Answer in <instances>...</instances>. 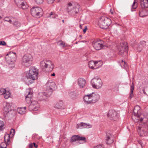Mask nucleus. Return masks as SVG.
I'll return each mask as SVG.
<instances>
[{
	"label": "nucleus",
	"instance_id": "obj_1",
	"mask_svg": "<svg viewBox=\"0 0 148 148\" xmlns=\"http://www.w3.org/2000/svg\"><path fill=\"white\" fill-rule=\"evenodd\" d=\"M56 85L54 82L48 81L46 84V91L44 93H41L38 95V98L40 101L45 100L46 97H49L53 91L55 90Z\"/></svg>",
	"mask_w": 148,
	"mask_h": 148
},
{
	"label": "nucleus",
	"instance_id": "obj_2",
	"mask_svg": "<svg viewBox=\"0 0 148 148\" xmlns=\"http://www.w3.org/2000/svg\"><path fill=\"white\" fill-rule=\"evenodd\" d=\"M38 73V69L34 67H32L29 69L28 75L26 76L25 80L27 84L32 83L34 80L37 79Z\"/></svg>",
	"mask_w": 148,
	"mask_h": 148
},
{
	"label": "nucleus",
	"instance_id": "obj_3",
	"mask_svg": "<svg viewBox=\"0 0 148 148\" xmlns=\"http://www.w3.org/2000/svg\"><path fill=\"white\" fill-rule=\"evenodd\" d=\"M80 7V5L78 4L73 6L71 2H69L67 4V11L69 15L75 16L79 12Z\"/></svg>",
	"mask_w": 148,
	"mask_h": 148
},
{
	"label": "nucleus",
	"instance_id": "obj_4",
	"mask_svg": "<svg viewBox=\"0 0 148 148\" xmlns=\"http://www.w3.org/2000/svg\"><path fill=\"white\" fill-rule=\"evenodd\" d=\"M3 115L8 119L12 117L15 114V111L14 110H12V105L8 103L6 104L4 107Z\"/></svg>",
	"mask_w": 148,
	"mask_h": 148
},
{
	"label": "nucleus",
	"instance_id": "obj_5",
	"mask_svg": "<svg viewBox=\"0 0 148 148\" xmlns=\"http://www.w3.org/2000/svg\"><path fill=\"white\" fill-rule=\"evenodd\" d=\"M111 23V19L107 17H101L99 20L98 24L100 27L103 29L108 28Z\"/></svg>",
	"mask_w": 148,
	"mask_h": 148
},
{
	"label": "nucleus",
	"instance_id": "obj_6",
	"mask_svg": "<svg viewBox=\"0 0 148 148\" xmlns=\"http://www.w3.org/2000/svg\"><path fill=\"white\" fill-rule=\"evenodd\" d=\"M32 60L33 58L30 54H26L23 57L21 64L23 66H29L32 64Z\"/></svg>",
	"mask_w": 148,
	"mask_h": 148
},
{
	"label": "nucleus",
	"instance_id": "obj_7",
	"mask_svg": "<svg viewBox=\"0 0 148 148\" xmlns=\"http://www.w3.org/2000/svg\"><path fill=\"white\" fill-rule=\"evenodd\" d=\"M31 14L33 17L39 18L42 15V10L40 8L33 7L31 9Z\"/></svg>",
	"mask_w": 148,
	"mask_h": 148
},
{
	"label": "nucleus",
	"instance_id": "obj_8",
	"mask_svg": "<svg viewBox=\"0 0 148 148\" xmlns=\"http://www.w3.org/2000/svg\"><path fill=\"white\" fill-rule=\"evenodd\" d=\"M91 84L92 87L96 89L101 88L102 85L101 79L98 77L92 78L91 81Z\"/></svg>",
	"mask_w": 148,
	"mask_h": 148
},
{
	"label": "nucleus",
	"instance_id": "obj_9",
	"mask_svg": "<svg viewBox=\"0 0 148 148\" xmlns=\"http://www.w3.org/2000/svg\"><path fill=\"white\" fill-rule=\"evenodd\" d=\"M40 66L42 68H47L49 67L50 71H52L54 68L53 63L49 60H43L40 62Z\"/></svg>",
	"mask_w": 148,
	"mask_h": 148
},
{
	"label": "nucleus",
	"instance_id": "obj_10",
	"mask_svg": "<svg viewBox=\"0 0 148 148\" xmlns=\"http://www.w3.org/2000/svg\"><path fill=\"white\" fill-rule=\"evenodd\" d=\"M137 129L138 134L141 136H148V127L146 124H145L144 126L142 127L140 125Z\"/></svg>",
	"mask_w": 148,
	"mask_h": 148
},
{
	"label": "nucleus",
	"instance_id": "obj_11",
	"mask_svg": "<svg viewBox=\"0 0 148 148\" xmlns=\"http://www.w3.org/2000/svg\"><path fill=\"white\" fill-rule=\"evenodd\" d=\"M128 49V46H127L126 43L123 42L121 43L120 46L118 48L119 51V54L120 55L123 56L124 53L126 54Z\"/></svg>",
	"mask_w": 148,
	"mask_h": 148
},
{
	"label": "nucleus",
	"instance_id": "obj_12",
	"mask_svg": "<svg viewBox=\"0 0 148 148\" xmlns=\"http://www.w3.org/2000/svg\"><path fill=\"white\" fill-rule=\"evenodd\" d=\"M107 116L110 120L114 121L117 120L119 117V115L117 112L113 110L109 111Z\"/></svg>",
	"mask_w": 148,
	"mask_h": 148
},
{
	"label": "nucleus",
	"instance_id": "obj_13",
	"mask_svg": "<svg viewBox=\"0 0 148 148\" xmlns=\"http://www.w3.org/2000/svg\"><path fill=\"white\" fill-rule=\"evenodd\" d=\"M10 135L6 133L4 136V143H2L0 146V148H7V145L9 144L10 143Z\"/></svg>",
	"mask_w": 148,
	"mask_h": 148
},
{
	"label": "nucleus",
	"instance_id": "obj_14",
	"mask_svg": "<svg viewBox=\"0 0 148 148\" xmlns=\"http://www.w3.org/2000/svg\"><path fill=\"white\" fill-rule=\"evenodd\" d=\"M15 2L17 5L23 9H26L27 5L25 0H15Z\"/></svg>",
	"mask_w": 148,
	"mask_h": 148
},
{
	"label": "nucleus",
	"instance_id": "obj_15",
	"mask_svg": "<svg viewBox=\"0 0 148 148\" xmlns=\"http://www.w3.org/2000/svg\"><path fill=\"white\" fill-rule=\"evenodd\" d=\"M11 54H8L6 55L5 59L7 63L10 64H13L16 60L15 56H12Z\"/></svg>",
	"mask_w": 148,
	"mask_h": 148
},
{
	"label": "nucleus",
	"instance_id": "obj_16",
	"mask_svg": "<svg viewBox=\"0 0 148 148\" xmlns=\"http://www.w3.org/2000/svg\"><path fill=\"white\" fill-rule=\"evenodd\" d=\"M101 40H94L92 42L93 46L94 48L97 50H99L101 49L103 45L101 43Z\"/></svg>",
	"mask_w": 148,
	"mask_h": 148
},
{
	"label": "nucleus",
	"instance_id": "obj_17",
	"mask_svg": "<svg viewBox=\"0 0 148 148\" xmlns=\"http://www.w3.org/2000/svg\"><path fill=\"white\" fill-rule=\"evenodd\" d=\"M77 141H82L84 143L86 142V138L85 137H80L78 135H73L71 138V142H73Z\"/></svg>",
	"mask_w": 148,
	"mask_h": 148
},
{
	"label": "nucleus",
	"instance_id": "obj_18",
	"mask_svg": "<svg viewBox=\"0 0 148 148\" xmlns=\"http://www.w3.org/2000/svg\"><path fill=\"white\" fill-rule=\"evenodd\" d=\"M91 97V104H92L97 102L99 99L100 95L98 94L92 92L90 94Z\"/></svg>",
	"mask_w": 148,
	"mask_h": 148
},
{
	"label": "nucleus",
	"instance_id": "obj_19",
	"mask_svg": "<svg viewBox=\"0 0 148 148\" xmlns=\"http://www.w3.org/2000/svg\"><path fill=\"white\" fill-rule=\"evenodd\" d=\"M39 108V105L37 101L31 102L29 106V109L31 110L37 111Z\"/></svg>",
	"mask_w": 148,
	"mask_h": 148
},
{
	"label": "nucleus",
	"instance_id": "obj_20",
	"mask_svg": "<svg viewBox=\"0 0 148 148\" xmlns=\"http://www.w3.org/2000/svg\"><path fill=\"white\" fill-rule=\"evenodd\" d=\"M92 125L88 123H85L83 122H81L77 124L76 127L78 128H91Z\"/></svg>",
	"mask_w": 148,
	"mask_h": 148
},
{
	"label": "nucleus",
	"instance_id": "obj_21",
	"mask_svg": "<svg viewBox=\"0 0 148 148\" xmlns=\"http://www.w3.org/2000/svg\"><path fill=\"white\" fill-rule=\"evenodd\" d=\"M140 109L139 106H136L134 107L133 111V114L135 116H136L138 119L139 117L140 114Z\"/></svg>",
	"mask_w": 148,
	"mask_h": 148
},
{
	"label": "nucleus",
	"instance_id": "obj_22",
	"mask_svg": "<svg viewBox=\"0 0 148 148\" xmlns=\"http://www.w3.org/2000/svg\"><path fill=\"white\" fill-rule=\"evenodd\" d=\"M99 61H95L91 60L88 63L89 67L92 69H96L98 67H96L97 64Z\"/></svg>",
	"mask_w": 148,
	"mask_h": 148
},
{
	"label": "nucleus",
	"instance_id": "obj_23",
	"mask_svg": "<svg viewBox=\"0 0 148 148\" xmlns=\"http://www.w3.org/2000/svg\"><path fill=\"white\" fill-rule=\"evenodd\" d=\"M54 108L57 109H63L65 108V107L63 104V101L60 100L55 105Z\"/></svg>",
	"mask_w": 148,
	"mask_h": 148
},
{
	"label": "nucleus",
	"instance_id": "obj_24",
	"mask_svg": "<svg viewBox=\"0 0 148 148\" xmlns=\"http://www.w3.org/2000/svg\"><path fill=\"white\" fill-rule=\"evenodd\" d=\"M83 100L85 104H91L90 94L85 95L84 97Z\"/></svg>",
	"mask_w": 148,
	"mask_h": 148
},
{
	"label": "nucleus",
	"instance_id": "obj_25",
	"mask_svg": "<svg viewBox=\"0 0 148 148\" xmlns=\"http://www.w3.org/2000/svg\"><path fill=\"white\" fill-rule=\"evenodd\" d=\"M86 81L85 80L82 78H79L78 80V84L80 88H84L85 85Z\"/></svg>",
	"mask_w": 148,
	"mask_h": 148
},
{
	"label": "nucleus",
	"instance_id": "obj_26",
	"mask_svg": "<svg viewBox=\"0 0 148 148\" xmlns=\"http://www.w3.org/2000/svg\"><path fill=\"white\" fill-rule=\"evenodd\" d=\"M13 26L16 29L20 27L21 26V24L18 20L15 17H14V21H12L11 23Z\"/></svg>",
	"mask_w": 148,
	"mask_h": 148
},
{
	"label": "nucleus",
	"instance_id": "obj_27",
	"mask_svg": "<svg viewBox=\"0 0 148 148\" xmlns=\"http://www.w3.org/2000/svg\"><path fill=\"white\" fill-rule=\"evenodd\" d=\"M140 6L142 8H148V0H140Z\"/></svg>",
	"mask_w": 148,
	"mask_h": 148
},
{
	"label": "nucleus",
	"instance_id": "obj_28",
	"mask_svg": "<svg viewBox=\"0 0 148 148\" xmlns=\"http://www.w3.org/2000/svg\"><path fill=\"white\" fill-rule=\"evenodd\" d=\"M107 137L106 139V143L108 144H110L113 142V140L111 138V134L109 133H106Z\"/></svg>",
	"mask_w": 148,
	"mask_h": 148
},
{
	"label": "nucleus",
	"instance_id": "obj_29",
	"mask_svg": "<svg viewBox=\"0 0 148 148\" xmlns=\"http://www.w3.org/2000/svg\"><path fill=\"white\" fill-rule=\"evenodd\" d=\"M26 111V107L18 108L17 109V112L21 114H23L25 113Z\"/></svg>",
	"mask_w": 148,
	"mask_h": 148
},
{
	"label": "nucleus",
	"instance_id": "obj_30",
	"mask_svg": "<svg viewBox=\"0 0 148 148\" xmlns=\"http://www.w3.org/2000/svg\"><path fill=\"white\" fill-rule=\"evenodd\" d=\"M139 16L141 17H144L148 15V11L146 10H143L139 12Z\"/></svg>",
	"mask_w": 148,
	"mask_h": 148
},
{
	"label": "nucleus",
	"instance_id": "obj_31",
	"mask_svg": "<svg viewBox=\"0 0 148 148\" xmlns=\"http://www.w3.org/2000/svg\"><path fill=\"white\" fill-rule=\"evenodd\" d=\"M69 95L71 97L75 99L77 95V93L75 91H71L69 92Z\"/></svg>",
	"mask_w": 148,
	"mask_h": 148
},
{
	"label": "nucleus",
	"instance_id": "obj_32",
	"mask_svg": "<svg viewBox=\"0 0 148 148\" xmlns=\"http://www.w3.org/2000/svg\"><path fill=\"white\" fill-rule=\"evenodd\" d=\"M14 17H13L11 18L6 17L4 18V20L5 21L8 22L11 24L12 22V21H14Z\"/></svg>",
	"mask_w": 148,
	"mask_h": 148
},
{
	"label": "nucleus",
	"instance_id": "obj_33",
	"mask_svg": "<svg viewBox=\"0 0 148 148\" xmlns=\"http://www.w3.org/2000/svg\"><path fill=\"white\" fill-rule=\"evenodd\" d=\"M28 93V94L25 96L26 100L30 101H31V99L32 97V94L30 93V92H27Z\"/></svg>",
	"mask_w": 148,
	"mask_h": 148
},
{
	"label": "nucleus",
	"instance_id": "obj_34",
	"mask_svg": "<svg viewBox=\"0 0 148 148\" xmlns=\"http://www.w3.org/2000/svg\"><path fill=\"white\" fill-rule=\"evenodd\" d=\"M136 0H134V1L133 3L132 4V6L131 10V11L132 12L134 11V10H133L132 9H135L137 8V5L136 4H135L136 3Z\"/></svg>",
	"mask_w": 148,
	"mask_h": 148
},
{
	"label": "nucleus",
	"instance_id": "obj_35",
	"mask_svg": "<svg viewBox=\"0 0 148 148\" xmlns=\"http://www.w3.org/2000/svg\"><path fill=\"white\" fill-rule=\"evenodd\" d=\"M10 93L9 92L6 91V92L3 94L4 98L6 99L8 98L10 96Z\"/></svg>",
	"mask_w": 148,
	"mask_h": 148
},
{
	"label": "nucleus",
	"instance_id": "obj_36",
	"mask_svg": "<svg viewBox=\"0 0 148 148\" xmlns=\"http://www.w3.org/2000/svg\"><path fill=\"white\" fill-rule=\"evenodd\" d=\"M4 126V122L3 121L0 120V131L3 130Z\"/></svg>",
	"mask_w": 148,
	"mask_h": 148
},
{
	"label": "nucleus",
	"instance_id": "obj_37",
	"mask_svg": "<svg viewBox=\"0 0 148 148\" xmlns=\"http://www.w3.org/2000/svg\"><path fill=\"white\" fill-rule=\"evenodd\" d=\"M6 90L5 89L1 88L0 89V95H2L6 92Z\"/></svg>",
	"mask_w": 148,
	"mask_h": 148
},
{
	"label": "nucleus",
	"instance_id": "obj_38",
	"mask_svg": "<svg viewBox=\"0 0 148 148\" xmlns=\"http://www.w3.org/2000/svg\"><path fill=\"white\" fill-rule=\"evenodd\" d=\"M35 2L38 4H41L43 3L44 0H35Z\"/></svg>",
	"mask_w": 148,
	"mask_h": 148
},
{
	"label": "nucleus",
	"instance_id": "obj_39",
	"mask_svg": "<svg viewBox=\"0 0 148 148\" xmlns=\"http://www.w3.org/2000/svg\"><path fill=\"white\" fill-rule=\"evenodd\" d=\"M121 66L123 68L125 67L126 66V64L125 62V61H123V60H121Z\"/></svg>",
	"mask_w": 148,
	"mask_h": 148
},
{
	"label": "nucleus",
	"instance_id": "obj_40",
	"mask_svg": "<svg viewBox=\"0 0 148 148\" xmlns=\"http://www.w3.org/2000/svg\"><path fill=\"white\" fill-rule=\"evenodd\" d=\"M140 45L143 47H144L146 45V42L144 41H141L140 43Z\"/></svg>",
	"mask_w": 148,
	"mask_h": 148
},
{
	"label": "nucleus",
	"instance_id": "obj_41",
	"mask_svg": "<svg viewBox=\"0 0 148 148\" xmlns=\"http://www.w3.org/2000/svg\"><path fill=\"white\" fill-rule=\"evenodd\" d=\"M15 133V130L13 129H11V130L10 131V134H8L10 135V134H12V135L13 136L14 135Z\"/></svg>",
	"mask_w": 148,
	"mask_h": 148
},
{
	"label": "nucleus",
	"instance_id": "obj_42",
	"mask_svg": "<svg viewBox=\"0 0 148 148\" xmlns=\"http://www.w3.org/2000/svg\"><path fill=\"white\" fill-rule=\"evenodd\" d=\"M6 45V43L4 41H0V45L5 46Z\"/></svg>",
	"mask_w": 148,
	"mask_h": 148
},
{
	"label": "nucleus",
	"instance_id": "obj_43",
	"mask_svg": "<svg viewBox=\"0 0 148 148\" xmlns=\"http://www.w3.org/2000/svg\"><path fill=\"white\" fill-rule=\"evenodd\" d=\"M143 47L140 45L137 47V50L138 51H140L142 49Z\"/></svg>",
	"mask_w": 148,
	"mask_h": 148
},
{
	"label": "nucleus",
	"instance_id": "obj_44",
	"mask_svg": "<svg viewBox=\"0 0 148 148\" xmlns=\"http://www.w3.org/2000/svg\"><path fill=\"white\" fill-rule=\"evenodd\" d=\"M133 91H132H132L130 90V96H129V97L130 99H131L134 96V95L133 93Z\"/></svg>",
	"mask_w": 148,
	"mask_h": 148
},
{
	"label": "nucleus",
	"instance_id": "obj_45",
	"mask_svg": "<svg viewBox=\"0 0 148 148\" xmlns=\"http://www.w3.org/2000/svg\"><path fill=\"white\" fill-rule=\"evenodd\" d=\"M55 0H47V3L49 4L53 3Z\"/></svg>",
	"mask_w": 148,
	"mask_h": 148
},
{
	"label": "nucleus",
	"instance_id": "obj_46",
	"mask_svg": "<svg viewBox=\"0 0 148 148\" xmlns=\"http://www.w3.org/2000/svg\"><path fill=\"white\" fill-rule=\"evenodd\" d=\"M130 90L132 91H132H134V84L133 83H132V85L131 87Z\"/></svg>",
	"mask_w": 148,
	"mask_h": 148
},
{
	"label": "nucleus",
	"instance_id": "obj_47",
	"mask_svg": "<svg viewBox=\"0 0 148 148\" xmlns=\"http://www.w3.org/2000/svg\"><path fill=\"white\" fill-rule=\"evenodd\" d=\"M93 148H103V147L101 145H99Z\"/></svg>",
	"mask_w": 148,
	"mask_h": 148
},
{
	"label": "nucleus",
	"instance_id": "obj_48",
	"mask_svg": "<svg viewBox=\"0 0 148 148\" xmlns=\"http://www.w3.org/2000/svg\"><path fill=\"white\" fill-rule=\"evenodd\" d=\"M87 29V26H85L84 29H83V32L84 33H85L86 32V30Z\"/></svg>",
	"mask_w": 148,
	"mask_h": 148
},
{
	"label": "nucleus",
	"instance_id": "obj_49",
	"mask_svg": "<svg viewBox=\"0 0 148 148\" xmlns=\"http://www.w3.org/2000/svg\"><path fill=\"white\" fill-rule=\"evenodd\" d=\"M9 54H12V56H15V58H16V53L15 52H10V53H9Z\"/></svg>",
	"mask_w": 148,
	"mask_h": 148
},
{
	"label": "nucleus",
	"instance_id": "obj_50",
	"mask_svg": "<svg viewBox=\"0 0 148 148\" xmlns=\"http://www.w3.org/2000/svg\"><path fill=\"white\" fill-rule=\"evenodd\" d=\"M141 92H143L145 94L147 95V94L146 93V92L145 91V90L144 89H143V90H142L141 91Z\"/></svg>",
	"mask_w": 148,
	"mask_h": 148
},
{
	"label": "nucleus",
	"instance_id": "obj_51",
	"mask_svg": "<svg viewBox=\"0 0 148 148\" xmlns=\"http://www.w3.org/2000/svg\"><path fill=\"white\" fill-rule=\"evenodd\" d=\"M33 144L32 143H30L29 144V148H33Z\"/></svg>",
	"mask_w": 148,
	"mask_h": 148
},
{
	"label": "nucleus",
	"instance_id": "obj_52",
	"mask_svg": "<svg viewBox=\"0 0 148 148\" xmlns=\"http://www.w3.org/2000/svg\"><path fill=\"white\" fill-rule=\"evenodd\" d=\"M60 42H61L59 44V45L61 47L63 45L64 42L62 41H61Z\"/></svg>",
	"mask_w": 148,
	"mask_h": 148
},
{
	"label": "nucleus",
	"instance_id": "obj_53",
	"mask_svg": "<svg viewBox=\"0 0 148 148\" xmlns=\"http://www.w3.org/2000/svg\"><path fill=\"white\" fill-rule=\"evenodd\" d=\"M138 143L141 145V146H142V141L140 140H139L138 141Z\"/></svg>",
	"mask_w": 148,
	"mask_h": 148
},
{
	"label": "nucleus",
	"instance_id": "obj_54",
	"mask_svg": "<svg viewBox=\"0 0 148 148\" xmlns=\"http://www.w3.org/2000/svg\"><path fill=\"white\" fill-rule=\"evenodd\" d=\"M33 144L35 147L37 148V147L38 146V145H37L36 143H33Z\"/></svg>",
	"mask_w": 148,
	"mask_h": 148
},
{
	"label": "nucleus",
	"instance_id": "obj_55",
	"mask_svg": "<svg viewBox=\"0 0 148 148\" xmlns=\"http://www.w3.org/2000/svg\"><path fill=\"white\" fill-rule=\"evenodd\" d=\"M66 46L67 45L66 44L64 43L63 45L62 46H61V47L64 48L66 47Z\"/></svg>",
	"mask_w": 148,
	"mask_h": 148
},
{
	"label": "nucleus",
	"instance_id": "obj_56",
	"mask_svg": "<svg viewBox=\"0 0 148 148\" xmlns=\"http://www.w3.org/2000/svg\"><path fill=\"white\" fill-rule=\"evenodd\" d=\"M5 0H0V3L1 4H3V3L4 1Z\"/></svg>",
	"mask_w": 148,
	"mask_h": 148
},
{
	"label": "nucleus",
	"instance_id": "obj_57",
	"mask_svg": "<svg viewBox=\"0 0 148 148\" xmlns=\"http://www.w3.org/2000/svg\"><path fill=\"white\" fill-rule=\"evenodd\" d=\"M1 9H0V19H1Z\"/></svg>",
	"mask_w": 148,
	"mask_h": 148
},
{
	"label": "nucleus",
	"instance_id": "obj_58",
	"mask_svg": "<svg viewBox=\"0 0 148 148\" xmlns=\"http://www.w3.org/2000/svg\"><path fill=\"white\" fill-rule=\"evenodd\" d=\"M140 122H142L143 121V118H141L140 119Z\"/></svg>",
	"mask_w": 148,
	"mask_h": 148
},
{
	"label": "nucleus",
	"instance_id": "obj_59",
	"mask_svg": "<svg viewBox=\"0 0 148 148\" xmlns=\"http://www.w3.org/2000/svg\"><path fill=\"white\" fill-rule=\"evenodd\" d=\"M138 120H139V119H136V120H134V122H137L138 121Z\"/></svg>",
	"mask_w": 148,
	"mask_h": 148
},
{
	"label": "nucleus",
	"instance_id": "obj_60",
	"mask_svg": "<svg viewBox=\"0 0 148 148\" xmlns=\"http://www.w3.org/2000/svg\"><path fill=\"white\" fill-rule=\"evenodd\" d=\"M51 75L52 76H55V73H53Z\"/></svg>",
	"mask_w": 148,
	"mask_h": 148
},
{
	"label": "nucleus",
	"instance_id": "obj_61",
	"mask_svg": "<svg viewBox=\"0 0 148 148\" xmlns=\"http://www.w3.org/2000/svg\"><path fill=\"white\" fill-rule=\"evenodd\" d=\"M112 10H110V12H111V13L112 14H113V12H112Z\"/></svg>",
	"mask_w": 148,
	"mask_h": 148
},
{
	"label": "nucleus",
	"instance_id": "obj_62",
	"mask_svg": "<svg viewBox=\"0 0 148 148\" xmlns=\"http://www.w3.org/2000/svg\"><path fill=\"white\" fill-rule=\"evenodd\" d=\"M79 27H80V28H82V26L81 25H79Z\"/></svg>",
	"mask_w": 148,
	"mask_h": 148
},
{
	"label": "nucleus",
	"instance_id": "obj_63",
	"mask_svg": "<svg viewBox=\"0 0 148 148\" xmlns=\"http://www.w3.org/2000/svg\"><path fill=\"white\" fill-rule=\"evenodd\" d=\"M50 14V15H52L53 14L52 12H51V13Z\"/></svg>",
	"mask_w": 148,
	"mask_h": 148
},
{
	"label": "nucleus",
	"instance_id": "obj_64",
	"mask_svg": "<svg viewBox=\"0 0 148 148\" xmlns=\"http://www.w3.org/2000/svg\"><path fill=\"white\" fill-rule=\"evenodd\" d=\"M62 22H63V23H64V20H62Z\"/></svg>",
	"mask_w": 148,
	"mask_h": 148
}]
</instances>
